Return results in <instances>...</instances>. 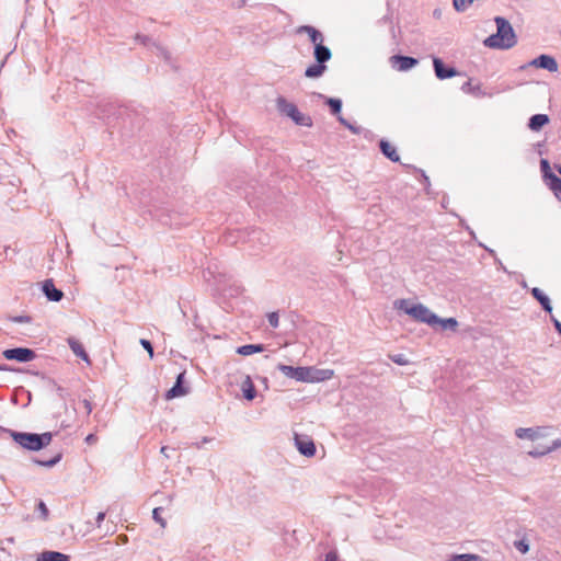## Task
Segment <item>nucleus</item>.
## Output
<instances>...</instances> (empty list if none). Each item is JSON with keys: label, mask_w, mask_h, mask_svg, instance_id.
Segmentation results:
<instances>
[{"label": "nucleus", "mask_w": 561, "mask_h": 561, "mask_svg": "<svg viewBox=\"0 0 561 561\" xmlns=\"http://www.w3.org/2000/svg\"><path fill=\"white\" fill-rule=\"evenodd\" d=\"M549 122L550 118L547 114H535L528 121V128L533 131H539Z\"/></svg>", "instance_id": "19"}, {"label": "nucleus", "mask_w": 561, "mask_h": 561, "mask_svg": "<svg viewBox=\"0 0 561 561\" xmlns=\"http://www.w3.org/2000/svg\"><path fill=\"white\" fill-rule=\"evenodd\" d=\"M244 399L251 401L256 397V389L250 376H247L241 385Z\"/></svg>", "instance_id": "23"}, {"label": "nucleus", "mask_w": 561, "mask_h": 561, "mask_svg": "<svg viewBox=\"0 0 561 561\" xmlns=\"http://www.w3.org/2000/svg\"><path fill=\"white\" fill-rule=\"evenodd\" d=\"M31 320L30 316H16L13 318V321L16 323H28Z\"/></svg>", "instance_id": "40"}, {"label": "nucleus", "mask_w": 561, "mask_h": 561, "mask_svg": "<svg viewBox=\"0 0 561 561\" xmlns=\"http://www.w3.org/2000/svg\"><path fill=\"white\" fill-rule=\"evenodd\" d=\"M297 33L302 34L306 33L309 36L311 43L316 46L317 43H323L324 37L323 34L311 25H301L297 28Z\"/></svg>", "instance_id": "14"}, {"label": "nucleus", "mask_w": 561, "mask_h": 561, "mask_svg": "<svg viewBox=\"0 0 561 561\" xmlns=\"http://www.w3.org/2000/svg\"><path fill=\"white\" fill-rule=\"evenodd\" d=\"M68 344L71 351L76 354V356L80 357L82 360L90 363L89 355L85 352L83 345L76 340L75 337L68 339Z\"/></svg>", "instance_id": "21"}, {"label": "nucleus", "mask_w": 561, "mask_h": 561, "mask_svg": "<svg viewBox=\"0 0 561 561\" xmlns=\"http://www.w3.org/2000/svg\"><path fill=\"white\" fill-rule=\"evenodd\" d=\"M551 322L553 323L557 332L561 335V322L554 318L553 316L550 317Z\"/></svg>", "instance_id": "42"}, {"label": "nucleus", "mask_w": 561, "mask_h": 561, "mask_svg": "<svg viewBox=\"0 0 561 561\" xmlns=\"http://www.w3.org/2000/svg\"><path fill=\"white\" fill-rule=\"evenodd\" d=\"M461 89H462V91H465V92L470 91V89H471V81L469 80V81L465 82V83L462 84Z\"/></svg>", "instance_id": "51"}, {"label": "nucleus", "mask_w": 561, "mask_h": 561, "mask_svg": "<svg viewBox=\"0 0 561 561\" xmlns=\"http://www.w3.org/2000/svg\"><path fill=\"white\" fill-rule=\"evenodd\" d=\"M141 346L149 353V356L153 357V346L149 340L141 339L140 340Z\"/></svg>", "instance_id": "37"}, {"label": "nucleus", "mask_w": 561, "mask_h": 561, "mask_svg": "<svg viewBox=\"0 0 561 561\" xmlns=\"http://www.w3.org/2000/svg\"><path fill=\"white\" fill-rule=\"evenodd\" d=\"M167 450H168V447L167 446H163L161 447V454H163L167 458H169V455L167 454Z\"/></svg>", "instance_id": "54"}, {"label": "nucleus", "mask_w": 561, "mask_h": 561, "mask_svg": "<svg viewBox=\"0 0 561 561\" xmlns=\"http://www.w3.org/2000/svg\"><path fill=\"white\" fill-rule=\"evenodd\" d=\"M309 369V382H319L329 380L333 376V370L331 369H318L314 367H308Z\"/></svg>", "instance_id": "15"}, {"label": "nucleus", "mask_w": 561, "mask_h": 561, "mask_svg": "<svg viewBox=\"0 0 561 561\" xmlns=\"http://www.w3.org/2000/svg\"><path fill=\"white\" fill-rule=\"evenodd\" d=\"M546 184L552 191V193L554 194L556 198L559 202H561V178H559L558 175H553L551 178V180L546 182Z\"/></svg>", "instance_id": "25"}, {"label": "nucleus", "mask_w": 561, "mask_h": 561, "mask_svg": "<svg viewBox=\"0 0 561 561\" xmlns=\"http://www.w3.org/2000/svg\"><path fill=\"white\" fill-rule=\"evenodd\" d=\"M276 106L283 115L290 117L295 124L306 127L312 126L311 117L300 113L297 106L294 103L288 102L284 96L277 98Z\"/></svg>", "instance_id": "4"}, {"label": "nucleus", "mask_w": 561, "mask_h": 561, "mask_svg": "<svg viewBox=\"0 0 561 561\" xmlns=\"http://www.w3.org/2000/svg\"><path fill=\"white\" fill-rule=\"evenodd\" d=\"M325 70H327L325 64H320V62L316 61V64H312L306 68L305 76L310 79L320 78L323 76Z\"/></svg>", "instance_id": "22"}, {"label": "nucleus", "mask_w": 561, "mask_h": 561, "mask_svg": "<svg viewBox=\"0 0 561 561\" xmlns=\"http://www.w3.org/2000/svg\"><path fill=\"white\" fill-rule=\"evenodd\" d=\"M540 170L542 172V178H543L545 182H548L549 180H551V178L553 175H556L551 171L550 163H549V161L547 159H541L540 160Z\"/></svg>", "instance_id": "30"}, {"label": "nucleus", "mask_w": 561, "mask_h": 561, "mask_svg": "<svg viewBox=\"0 0 561 561\" xmlns=\"http://www.w3.org/2000/svg\"><path fill=\"white\" fill-rule=\"evenodd\" d=\"M530 293L546 312H552L551 301L541 289H539L538 287H534Z\"/></svg>", "instance_id": "18"}, {"label": "nucleus", "mask_w": 561, "mask_h": 561, "mask_svg": "<svg viewBox=\"0 0 561 561\" xmlns=\"http://www.w3.org/2000/svg\"><path fill=\"white\" fill-rule=\"evenodd\" d=\"M320 98L325 99V104L330 107V111L333 115H340L342 110V101L335 98H325L322 94H318Z\"/></svg>", "instance_id": "27"}, {"label": "nucleus", "mask_w": 561, "mask_h": 561, "mask_svg": "<svg viewBox=\"0 0 561 561\" xmlns=\"http://www.w3.org/2000/svg\"><path fill=\"white\" fill-rule=\"evenodd\" d=\"M37 507H38V511H39L43 519H46L48 517V508H47L46 504L43 501H39Z\"/></svg>", "instance_id": "39"}, {"label": "nucleus", "mask_w": 561, "mask_h": 561, "mask_svg": "<svg viewBox=\"0 0 561 561\" xmlns=\"http://www.w3.org/2000/svg\"><path fill=\"white\" fill-rule=\"evenodd\" d=\"M277 369L288 378L297 381L309 382L310 373L308 367H293L285 364H278Z\"/></svg>", "instance_id": "6"}, {"label": "nucleus", "mask_w": 561, "mask_h": 561, "mask_svg": "<svg viewBox=\"0 0 561 561\" xmlns=\"http://www.w3.org/2000/svg\"><path fill=\"white\" fill-rule=\"evenodd\" d=\"M3 357L8 360H16L19 363H28L36 358L35 351L27 347H14L4 350Z\"/></svg>", "instance_id": "5"}, {"label": "nucleus", "mask_w": 561, "mask_h": 561, "mask_svg": "<svg viewBox=\"0 0 561 561\" xmlns=\"http://www.w3.org/2000/svg\"><path fill=\"white\" fill-rule=\"evenodd\" d=\"M210 440H211V438H209V437H203L201 443H196V447L201 448L203 444L209 443Z\"/></svg>", "instance_id": "53"}, {"label": "nucleus", "mask_w": 561, "mask_h": 561, "mask_svg": "<svg viewBox=\"0 0 561 561\" xmlns=\"http://www.w3.org/2000/svg\"><path fill=\"white\" fill-rule=\"evenodd\" d=\"M313 57L316 61L320 64H325L331 59L332 53L328 46L323 45V43H317V45L313 48Z\"/></svg>", "instance_id": "16"}, {"label": "nucleus", "mask_w": 561, "mask_h": 561, "mask_svg": "<svg viewBox=\"0 0 561 561\" xmlns=\"http://www.w3.org/2000/svg\"><path fill=\"white\" fill-rule=\"evenodd\" d=\"M528 65L536 68L546 69L549 72L558 71V62L556 58L550 55L542 54L537 58L533 59Z\"/></svg>", "instance_id": "8"}, {"label": "nucleus", "mask_w": 561, "mask_h": 561, "mask_svg": "<svg viewBox=\"0 0 561 561\" xmlns=\"http://www.w3.org/2000/svg\"><path fill=\"white\" fill-rule=\"evenodd\" d=\"M231 5L237 9H241L245 5V0H233Z\"/></svg>", "instance_id": "46"}, {"label": "nucleus", "mask_w": 561, "mask_h": 561, "mask_svg": "<svg viewBox=\"0 0 561 561\" xmlns=\"http://www.w3.org/2000/svg\"><path fill=\"white\" fill-rule=\"evenodd\" d=\"M324 561H336V556L332 552L327 553Z\"/></svg>", "instance_id": "52"}, {"label": "nucleus", "mask_w": 561, "mask_h": 561, "mask_svg": "<svg viewBox=\"0 0 561 561\" xmlns=\"http://www.w3.org/2000/svg\"><path fill=\"white\" fill-rule=\"evenodd\" d=\"M70 557L68 554L61 553L59 551H43L37 556L36 561H69Z\"/></svg>", "instance_id": "20"}, {"label": "nucleus", "mask_w": 561, "mask_h": 561, "mask_svg": "<svg viewBox=\"0 0 561 561\" xmlns=\"http://www.w3.org/2000/svg\"><path fill=\"white\" fill-rule=\"evenodd\" d=\"M476 90H480V87L472 89V92H474Z\"/></svg>", "instance_id": "56"}, {"label": "nucleus", "mask_w": 561, "mask_h": 561, "mask_svg": "<svg viewBox=\"0 0 561 561\" xmlns=\"http://www.w3.org/2000/svg\"><path fill=\"white\" fill-rule=\"evenodd\" d=\"M554 168L561 174V163L560 164H554Z\"/></svg>", "instance_id": "55"}, {"label": "nucleus", "mask_w": 561, "mask_h": 561, "mask_svg": "<svg viewBox=\"0 0 561 561\" xmlns=\"http://www.w3.org/2000/svg\"><path fill=\"white\" fill-rule=\"evenodd\" d=\"M496 33L483 41L484 46L494 49H510L517 44L516 33L511 23L502 16L494 19Z\"/></svg>", "instance_id": "1"}, {"label": "nucleus", "mask_w": 561, "mask_h": 561, "mask_svg": "<svg viewBox=\"0 0 561 561\" xmlns=\"http://www.w3.org/2000/svg\"><path fill=\"white\" fill-rule=\"evenodd\" d=\"M105 518V513L104 512H100L96 516V525L100 527L101 526V523L104 520Z\"/></svg>", "instance_id": "48"}, {"label": "nucleus", "mask_w": 561, "mask_h": 561, "mask_svg": "<svg viewBox=\"0 0 561 561\" xmlns=\"http://www.w3.org/2000/svg\"><path fill=\"white\" fill-rule=\"evenodd\" d=\"M436 325H439L442 330H450L455 332L457 331L458 328V321L456 318L442 319L438 317Z\"/></svg>", "instance_id": "28"}, {"label": "nucleus", "mask_w": 561, "mask_h": 561, "mask_svg": "<svg viewBox=\"0 0 561 561\" xmlns=\"http://www.w3.org/2000/svg\"><path fill=\"white\" fill-rule=\"evenodd\" d=\"M163 508L162 507H156L152 511V518L154 522H157L162 528L167 526L165 519L161 516Z\"/></svg>", "instance_id": "33"}, {"label": "nucleus", "mask_w": 561, "mask_h": 561, "mask_svg": "<svg viewBox=\"0 0 561 561\" xmlns=\"http://www.w3.org/2000/svg\"><path fill=\"white\" fill-rule=\"evenodd\" d=\"M515 547L516 549L522 552V553H526L529 551V545L526 540L522 539V540H518L515 542Z\"/></svg>", "instance_id": "36"}, {"label": "nucleus", "mask_w": 561, "mask_h": 561, "mask_svg": "<svg viewBox=\"0 0 561 561\" xmlns=\"http://www.w3.org/2000/svg\"><path fill=\"white\" fill-rule=\"evenodd\" d=\"M433 67L435 76L439 80H445L455 77L458 72L454 67H447L443 60L438 57H433Z\"/></svg>", "instance_id": "10"}, {"label": "nucleus", "mask_w": 561, "mask_h": 561, "mask_svg": "<svg viewBox=\"0 0 561 561\" xmlns=\"http://www.w3.org/2000/svg\"><path fill=\"white\" fill-rule=\"evenodd\" d=\"M390 61L399 71H408L419 64L416 58L402 55H393Z\"/></svg>", "instance_id": "11"}, {"label": "nucleus", "mask_w": 561, "mask_h": 561, "mask_svg": "<svg viewBox=\"0 0 561 561\" xmlns=\"http://www.w3.org/2000/svg\"><path fill=\"white\" fill-rule=\"evenodd\" d=\"M515 434L518 438H522V439L528 438V439L534 440L539 437V430H535L531 427H527V428L519 427L516 430Z\"/></svg>", "instance_id": "26"}, {"label": "nucleus", "mask_w": 561, "mask_h": 561, "mask_svg": "<svg viewBox=\"0 0 561 561\" xmlns=\"http://www.w3.org/2000/svg\"><path fill=\"white\" fill-rule=\"evenodd\" d=\"M295 445L298 451L305 457H313L316 455V445L312 439L295 435Z\"/></svg>", "instance_id": "9"}, {"label": "nucleus", "mask_w": 561, "mask_h": 561, "mask_svg": "<svg viewBox=\"0 0 561 561\" xmlns=\"http://www.w3.org/2000/svg\"><path fill=\"white\" fill-rule=\"evenodd\" d=\"M184 376H185L184 371L178 375L175 383L165 393V399L167 400H171V399H174V398H178V397L185 396L188 392L187 388H185L184 385H183L184 383Z\"/></svg>", "instance_id": "13"}, {"label": "nucleus", "mask_w": 561, "mask_h": 561, "mask_svg": "<svg viewBox=\"0 0 561 561\" xmlns=\"http://www.w3.org/2000/svg\"><path fill=\"white\" fill-rule=\"evenodd\" d=\"M481 557L473 553L455 554L449 561H480Z\"/></svg>", "instance_id": "31"}, {"label": "nucleus", "mask_w": 561, "mask_h": 561, "mask_svg": "<svg viewBox=\"0 0 561 561\" xmlns=\"http://www.w3.org/2000/svg\"><path fill=\"white\" fill-rule=\"evenodd\" d=\"M337 121H339L343 126H345L346 128H348V126H351V125H352L348 121H346V119H345L343 116H341V115H339V116H337Z\"/></svg>", "instance_id": "49"}, {"label": "nucleus", "mask_w": 561, "mask_h": 561, "mask_svg": "<svg viewBox=\"0 0 561 561\" xmlns=\"http://www.w3.org/2000/svg\"><path fill=\"white\" fill-rule=\"evenodd\" d=\"M82 405H83V408L85 410L87 415H90L92 410H93L91 401L88 400V399H83L82 400Z\"/></svg>", "instance_id": "41"}, {"label": "nucleus", "mask_w": 561, "mask_h": 561, "mask_svg": "<svg viewBox=\"0 0 561 561\" xmlns=\"http://www.w3.org/2000/svg\"><path fill=\"white\" fill-rule=\"evenodd\" d=\"M350 131H352L354 135H359L362 133V127L359 126H355V125H351L348 126L347 128Z\"/></svg>", "instance_id": "47"}, {"label": "nucleus", "mask_w": 561, "mask_h": 561, "mask_svg": "<svg viewBox=\"0 0 561 561\" xmlns=\"http://www.w3.org/2000/svg\"><path fill=\"white\" fill-rule=\"evenodd\" d=\"M42 291L49 301L58 302L64 297V293L55 286L50 278L42 283Z\"/></svg>", "instance_id": "12"}, {"label": "nucleus", "mask_w": 561, "mask_h": 561, "mask_svg": "<svg viewBox=\"0 0 561 561\" xmlns=\"http://www.w3.org/2000/svg\"><path fill=\"white\" fill-rule=\"evenodd\" d=\"M9 370H11V371H18V369L11 368V367H9V366H8V365H5V364H0V371H9Z\"/></svg>", "instance_id": "50"}, {"label": "nucleus", "mask_w": 561, "mask_h": 561, "mask_svg": "<svg viewBox=\"0 0 561 561\" xmlns=\"http://www.w3.org/2000/svg\"><path fill=\"white\" fill-rule=\"evenodd\" d=\"M84 440H85V443H87L88 445H93V444H95V443H96L98 437H96V435H95V434H89V435L85 437V439H84Z\"/></svg>", "instance_id": "43"}, {"label": "nucleus", "mask_w": 561, "mask_h": 561, "mask_svg": "<svg viewBox=\"0 0 561 561\" xmlns=\"http://www.w3.org/2000/svg\"><path fill=\"white\" fill-rule=\"evenodd\" d=\"M379 149L382 154L388 158L392 162H399L400 156L397 152V149L387 140L381 139L379 141Z\"/></svg>", "instance_id": "17"}, {"label": "nucleus", "mask_w": 561, "mask_h": 561, "mask_svg": "<svg viewBox=\"0 0 561 561\" xmlns=\"http://www.w3.org/2000/svg\"><path fill=\"white\" fill-rule=\"evenodd\" d=\"M390 358L392 359V362H394L398 365H407L409 363V360L404 357L403 354H397V355L390 356Z\"/></svg>", "instance_id": "38"}, {"label": "nucleus", "mask_w": 561, "mask_h": 561, "mask_svg": "<svg viewBox=\"0 0 561 561\" xmlns=\"http://www.w3.org/2000/svg\"><path fill=\"white\" fill-rule=\"evenodd\" d=\"M252 234L256 236L259 240H267L268 237L266 234H264L261 230H253L252 231Z\"/></svg>", "instance_id": "44"}, {"label": "nucleus", "mask_w": 561, "mask_h": 561, "mask_svg": "<svg viewBox=\"0 0 561 561\" xmlns=\"http://www.w3.org/2000/svg\"><path fill=\"white\" fill-rule=\"evenodd\" d=\"M135 41L148 48H154L157 54L161 56L168 64L171 62V55L169 50L159 43L154 42L151 37L142 34H136Z\"/></svg>", "instance_id": "7"}, {"label": "nucleus", "mask_w": 561, "mask_h": 561, "mask_svg": "<svg viewBox=\"0 0 561 561\" xmlns=\"http://www.w3.org/2000/svg\"><path fill=\"white\" fill-rule=\"evenodd\" d=\"M268 323L272 328L276 329L279 325V317L277 312H270L267 314Z\"/></svg>", "instance_id": "34"}, {"label": "nucleus", "mask_w": 561, "mask_h": 561, "mask_svg": "<svg viewBox=\"0 0 561 561\" xmlns=\"http://www.w3.org/2000/svg\"><path fill=\"white\" fill-rule=\"evenodd\" d=\"M549 454V449L547 447H543V448H535L533 450H529L528 451V455L531 456V457H541V456H545Z\"/></svg>", "instance_id": "35"}, {"label": "nucleus", "mask_w": 561, "mask_h": 561, "mask_svg": "<svg viewBox=\"0 0 561 561\" xmlns=\"http://www.w3.org/2000/svg\"><path fill=\"white\" fill-rule=\"evenodd\" d=\"M61 458H62V454L57 453L53 458H50L48 460H39L37 458H33V461H34V463H36L38 466L51 468V467L56 466L61 460Z\"/></svg>", "instance_id": "29"}, {"label": "nucleus", "mask_w": 561, "mask_h": 561, "mask_svg": "<svg viewBox=\"0 0 561 561\" xmlns=\"http://www.w3.org/2000/svg\"><path fill=\"white\" fill-rule=\"evenodd\" d=\"M474 0H453V7L457 12H463Z\"/></svg>", "instance_id": "32"}, {"label": "nucleus", "mask_w": 561, "mask_h": 561, "mask_svg": "<svg viewBox=\"0 0 561 561\" xmlns=\"http://www.w3.org/2000/svg\"><path fill=\"white\" fill-rule=\"evenodd\" d=\"M9 433L16 444H19L21 447H23L27 450H33V451H37V450H41V449L47 447L53 439V434L50 432L36 434V433L9 431Z\"/></svg>", "instance_id": "2"}, {"label": "nucleus", "mask_w": 561, "mask_h": 561, "mask_svg": "<svg viewBox=\"0 0 561 561\" xmlns=\"http://www.w3.org/2000/svg\"><path fill=\"white\" fill-rule=\"evenodd\" d=\"M396 308L404 311L416 321L435 327L438 321V316L432 312L426 306L422 304L410 305L407 299H399L394 302Z\"/></svg>", "instance_id": "3"}, {"label": "nucleus", "mask_w": 561, "mask_h": 561, "mask_svg": "<svg viewBox=\"0 0 561 561\" xmlns=\"http://www.w3.org/2000/svg\"><path fill=\"white\" fill-rule=\"evenodd\" d=\"M263 351H264L263 344H245V345L239 346L237 348V353L242 356H249L254 353H260Z\"/></svg>", "instance_id": "24"}, {"label": "nucleus", "mask_w": 561, "mask_h": 561, "mask_svg": "<svg viewBox=\"0 0 561 561\" xmlns=\"http://www.w3.org/2000/svg\"><path fill=\"white\" fill-rule=\"evenodd\" d=\"M561 447V439L553 440L552 445L547 447L549 449V453L556 450L557 448Z\"/></svg>", "instance_id": "45"}]
</instances>
